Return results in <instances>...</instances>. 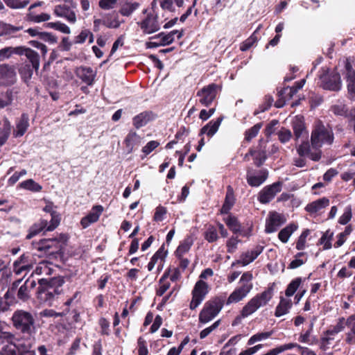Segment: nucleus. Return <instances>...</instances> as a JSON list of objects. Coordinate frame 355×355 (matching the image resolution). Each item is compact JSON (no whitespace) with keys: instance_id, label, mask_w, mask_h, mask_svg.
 I'll list each match as a JSON object with an SVG mask.
<instances>
[{"instance_id":"1","label":"nucleus","mask_w":355,"mask_h":355,"mask_svg":"<svg viewBox=\"0 0 355 355\" xmlns=\"http://www.w3.org/2000/svg\"><path fill=\"white\" fill-rule=\"evenodd\" d=\"M40 287L37 298L42 303L51 306L55 298L62 292L63 282L58 279L50 280L42 279L39 281Z\"/></svg>"},{"instance_id":"2","label":"nucleus","mask_w":355,"mask_h":355,"mask_svg":"<svg viewBox=\"0 0 355 355\" xmlns=\"http://www.w3.org/2000/svg\"><path fill=\"white\" fill-rule=\"evenodd\" d=\"M253 275L250 271L243 273L239 281V285L230 293L226 300V305L236 304L244 300L253 288Z\"/></svg>"},{"instance_id":"3","label":"nucleus","mask_w":355,"mask_h":355,"mask_svg":"<svg viewBox=\"0 0 355 355\" xmlns=\"http://www.w3.org/2000/svg\"><path fill=\"white\" fill-rule=\"evenodd\" d=\"M334 133L328 127L325 126L321 121H318L313 126L311 142V147L315 150H320L324 145H331L334 141Z\"/></svg>"},{"instance_id":"4","label":"nucleus","mask_w":355,"mask_h":355,"mask_svg":"<svg viewBox=\"0 0 355 355\" xmlns=\"http://www.w3.org/2000/svg\"><path fill=\"white\" fill-rule=\"evenodd\" d=\"M272 289L268 288L252 297L242 308L240 317L246 318L254 313L261 307L265 306L272 297Z\"/></svg>"},{"instance_id":"5","label":"nucleus","mask_w":355,"mask_h":355,"mask_svg":"<svg viewBox=\"0 0 355 355\" xmlns=\"http://www.w3.org/2000/svg\"><path fill=\"white\" fill-rule=\"evenodd\" d=\"M13 327L23 334H31L35 330V318L32 313L16 310L11 318Z\"/></svg>"},{"instance_id":"6","label":"nucleus","mask_w":355,"mask_h":355,"mask_svg":"<svg viewBox=\"0 0 355 355\" xmlns=\"http://www.w3.org/2000/svg\"><path fill=\"white\" fill-rule=\"evenodd\" d=\"M75 9L76 4L71 0H64V3L54 7L53 12L57 17L64 18L69 24H75L77 22Z\"/></svg>"},{"instance_id":"7","label":"nucleus","mask_w":355,"mask_h":355,"mask_svg":"<svg viewBox=\"0 0 355 355\" xmlns=\"http://www.w3.org/2000/svg\"><path fill=\"white\" fill-rule=\"evenodd\" d=\"M223 304L218 300L207 301L199 314V322L207 323L214 319L221 311Z\"/></svg>"},{"instance_id":"8","label":"nucleus","mask_w":355,"mask_h":355,"mask_svg":"<svg viewBox=\"0 0 355 355\" xmlns=\"http://www.w3.org/2000/svg\"><path fill=\"white\" fill-rule=\"evenodd\" d=\"M209 293V286L203 280H198L192 291V299L190 302L189 308L191 310L196 309L205 300V296Z\"/></svg>"},{"instance_id":"9","label":"nucleus","mask_w":355,"mask_h":355,"mask_svg":"<svg viewBox=\"0 0 355 355\" xmlns=\"http://www.w3.org/2000/svg\"><path fill=\"white\" fill-rule=\"evenodd\" d=\"M219 87L214 83L203 87L198 91L197 96L199 97V102L201 105L208 107L215 99Z\"/></svg>"},{"instance_id":"10","label":"nucleus","mask_w":355,"mask_h":355,"mask_svg":"<svg viewBox=\"0 0 355 355\" xmlns=\"http://www.w3.org/2000/svg\"><path fill=\"white\" fill-rule=\"evenodd\" d=\"M263 250V246L256 245L254 248L241 253L239 259L234 261L231 266L235 267L237 265L246 266L254 261L258 257V256L262 253Z\"/></svg>"},{"instance_id":"11","label":"nucleus","mask_w":355,"mask_h":355,"mask_svg":"<svg viewBox=\"0 0 355 355\" xmlns=\"http://www.w3.org/2000/svg\"><path fill=\"white\" fill-rule=\"evenodd\" d=\"M17 81V73L15 66L8 64L0 65V85L10 86Z\"/></svg>"},{"instance_id":"12","label":"nucleus","mask_w":355,"mask_h":355,"mask_svg":"<svg viewBox=\"0 0 355 355\" xmlns=\"http://www.w3.org/2000/svg\"><path fill=\"white\" fill-rule=\"evenodd\" d=\"M286 221L283 214L275 211L270 212L266 221V232L270 234L276 232Z\"/></svg>"},{"instance_id":"13","label":"nucleus","mask_w":355,"mask_h":355,"mask_svg":"<svg viewBox=\"0 0 355 355\" xmlns=\"http://www.w3.org/2000/svg\"><path fill=\"white\" fill-rule=\"evenodd\" d=\"M282 190V183L275 182L271 185L264 187L259 194V200L261 203L266 204L271 201L277 193Z\"/></svg>"},{"instance_id":"14","label":"nucleus","mask_w":355,"mask_h":355,"mask_svg":"<svg viewBox=\"0 0 355 355\" xmlns=\"http://www.w3.org/2000/svg\"><path fill=\"white\" fill-rule=\"evenodd\" d=\"M322 85L324 89L338 91L341 88L340 76L338 73L320 76Z\"/></svg>"},{"instance_id":"15","label":"nucleus","mask_w":355,"mask_h":355,"mask_svg":"<svg viewBox=\"0 0 355 355\" xmlns=\"http://www.w3.org/2000/svg\"><path fill=\"white\" fill-rule=\"evenodd\" d=\"M139 24L142 31L146 34L153 33L159 29L157 17L152 14L148 15Z\"/></svg>"},{"instance_id":"16","label":"nucleus","mask_w":355,"mask_h":355,"mask_svg":"<svg viewBox=\"0 0 355 355\" xmlns=\"http://www.w3.org/2000/svg\"><path fill=\"white\" fill-rule=\"evenodd\" d=\"M29 127V117L26 113L16 120L15 127L13 130V137L15 138L22 137L27 131Z\"/></svg>"},{"instance_id":"17","label":"nucleus","mask_w":355,"mask_h":355,"mask_svg":"<svg viewBox=\"0 0 355 355\" xmlns=\"http://www.w3.org/2000/svg\"><path fill=\"white\" fill-rule=\"evenodd\" d=\"M103 211L101 205L94 206L90 212L80 220V224L83 228H87L91 224L96 222Z\"/></svg>"},{"instance_id":"18","label":"nucleus","mask_w":355,"mask_h":355,"mask_svg":"<svg viewBox=\"0 0 355 355\" xmlns=\"http://www.w3.org/2000/svg\"><path fill=\"white\" fill-rule=\"evenodd\" d=\"M35 248L39 251L53 254L60 250V245L56 239H43L36 245Z\"/></svg>"},{"instance_id":"19","label":"nucleus","mask_w":355,"mask_h":355,"mask_svg":"<svg viewBox=\"0 0 355 355\" xmlns=\"http://www.w3.org/2000/svg\"><path fill=\"white\" fill-rule=\"evenodd\" d=\"M36 282L33 279H28L19 288L17 296L19 300L26 302L31 297V291L35 287Z\"/></svg>"},{"instance_id":"20","label":"nucleus","mask_w":355,"mask_h":355,"mask_svg":"<svg viewBox=\"0 0 355 355\" xmlns=\"http://www.w3.org/2000/svg\"><path fill=\"white\" fill-rule=\"evenodd\" d=\"M268 175L266 170H261L257 175H252L249 169L246 175L247 182L251 187H259L266 180Z\"/></svg>"},{"instance_id":"21","label":"nucleus","mask_w":355,"mask_h":355,"mask_svg":"<svg viewBox=\"0 0 355 355\" xmlns=\"http://www.w3.org/2000/svg\"><path fill=\"white\" fill-rule=\"evenodd\" d=\"M76 76L88 85L94 83L96 73L90 67H80L76 69Z\"/></svg>"},{"instance_id":"22","label":"nucleus","mask_w":355,"mask_h":355,"mask_svg":"<svg viewBox=\"0 0 355 355\" xmlns=\"http://www.w3.org/2000/svg\"><path fill=\"white\" fill-rule=\"evenodd\" d=\"M311 148H312L311 144L310 145L309 142L305 141L299 146L297 151L301 157L308 155L312 160L318 161L321 158V150H315V152L311 153Z\"/></svg>"},{"instance_id":"23","label":"nucleus","mask_w":355,"mask_h":355,"mask_svg":"<svg viewBox=\"0 0 355 355\" xmlns=\"http://www.w3.org/2000/svg\"><path fill=\"white\" fill-rule=\"evenodd\" d=\"M344 322L345 319L342 318L339 320V322L336 325L328 329L325 332L324 336L322 338V342L325 344H329L330 340H332L334 339L335 335H336L337 334H338L339 332L342 331L344 329Z\"/></svg>"},{"instance_id":"24","label":"nucleus","mask_w":355,"mask_h":355,"mask_svg":"<svg viewBox=\"0 0 355 355\" xmlns=\"http://www.w3.org/2000/svg\"><path fill=\"white\" fill-rule=\"evenodd\" d=\"M153 119V114L151 112H143L132 119L133 125L139 129L145 126L148 122Z\"/></svg>"},{"instance_id":"25","label":"nucleus","mask_w":355,"mask_h":355,"mask_svg":"<svg viewBox=\"0 0 355 355\" xmlns=\"http://www.w3.org/2000/svg\"><path fill=\"white\" fill-rule=\"evenodd\" d=\"M175 35H177L178 39H180L183 35V31H179L176 30L173 31L166 35L160 33L154 37L153 39L159 40L162 46H166L171 44L174 41Z\"/></svg>"},{"instance_id":"26","label":"nucleus","mask_w":355,"mask_h":355,"mask_svg":"<svg viewBox=\"0 0 355 355\" xmlns=\"http://www.w3.org/2000/svg\"><path fill=\"white\" fill-rule=\"evenodd\" d=\"M11 132V124L9 120L4 117L0 119V146L8 140Z\"/></svg>"},{"instance_id":"27","label":"nucleus","mask_w":355,"mask_h":355,"mask_svg":"<svg viewBox=\"0 0 355 355\" xmlns=\"http://www.w3.org/2000/svg\"><path fill=\"white\" fill-rule=\"evenodd\" d=\"M141 141V138L139 135H137L135 132H130L124 140L128 153H132L135 146H139Z\"/></svg>"},{"instance_id":"28","label":"nucleus","mask_w":355,"mask_h":355,"mask_svg":"<svg viewBox=\"0 0 355 355\" xmlns=\"http://www.w3.org/2000/svg\"><path fill=\"white\" fill-rule=\"evenodd\" d=\"M329 200L327 198H322L317 200H315L309 204H308L305 208V209L311 213H316L326 207L329 206Z\"/></svg>"},{"instance_id":"29","label":"nucleus","mask_w":355,"mask_h":355,"mask_svg":"<svg viewBox=\"0 0 355 355\" xmlns=\"http://www.w3.org/2000/svg\"><path fill=\"white\" fill-rule=\"evenodd\" d=\"M19 92L18 87H12L8 89L5 94L0 96V109L10 105L12 101L16 98L17 94Z\"/></svg>"},{"instance_id":"30","label":"nucleus","mask_w":355,"mask_h":355,"mask_svg":"<svg viewBox=\"0 0 355 355\" xmlns=\"http://www.w3.org/2000/svg\"><path fill=\"white\" fill-rule=\"evenodd\" d=\"M235 202L234 190L231 186L227 188V193L224 204L220 209L221 214H227L231 209Z\"/></svg>"},{"instance_id":"31","label":"nucleus","mask_w":355,"mask_h":355,"mask_svg":"<svg viewBox=\"0 0 355 355\" xmlns=\"http://www.w3.org/2000/svg\"><path fill=\"white\" fill-rule=\"evenodd\" d=\"M21 30H22V26H15L0 21V36L7 35L13 37Z\"/></svg>"},{"instance_id":"32","label":"nucleus","mask_w":355,"mask_h":355,"mask_svg":"<svg viewBox=\"0 0 355 355\" xmlns=\"http://www.w3.org/2000/svg\"><path fill=\"white\" fill-rule=\"evenodd\" d=\"M291 306L292 302L291 300L282 297L279 304L276 307L275 315L276 317H281L288 313Z\"/></svg>"},{"instance_id":"33","label":"nucleus","mask_w":355,"mask_h":355,"mask_svg":"<svg viewBox=\"0 0 355 355\" xmlns=\"http://www.w3.org/2000/svg\"><path fill=\"white\" fill-rule=\"evenodd\" d=\"M221 121V118H218L216 121H209L201 129V134H206L209 137H212L218 131Z\"/></svg>"},{"instance_id":"34","label":"nucleus","mask_w":355,"mask_h":355,"mask_svg":"<svg viewBox=\"0 0 355 355\" xmlns=\"http://www.w3.org/2000/svg\"><path fill=\"white\" fill-rule=\"evenodd\" d=\"M297 227L298 226L294 223L289 224L279 232V239L284 243H287L290 236L297 230Z\"/></svg>"},{"instance_id":"35","label":"nucleus","mask_w":355,"mask_h":355,"mask_svg":"<svg viewBox=\"0 0 355 355\" xmlns=\"http://www.w3.org/2000/svg\"><path fill=\"white\" fill-rule=\"evenodd\" d=\"M345 324L349 329V331L347 334L346 342L354 344L355 343V315L349 317Z\"/></svg>"},{"instance_id":"36","label":"nucleus","mask_w":355,"mask_h":355,"mask_svg":"<svg viewBox=\"0 0 355 355\" xmlns=\"http://www.w3.org/2000/svg\"><path fill=\"white\" fill-rule=\"evenodd\" d=\"M297 92V89L294 87H286L279 92L281 100L283 102H277L276 106L282 107L286 101H288Z\"/></svg>"},{"instance_id":"37","label":"nucleus","mask_w":355,"mask_h":355,"mask_svg":"<svg viewBox=\"0 0 355 355\" xmlns=\"http://www.w3.org/2000/svg\"><path fill=\"white\" fill-rule=\"evenodd\" d=\"M347 78V88L350 94L355 96V72L352 70V66L347 63L346 66Z\"/></svg>"},{"instance_id":"38","label":"nucleus","mask_w":355,"mask_h":355,"mask_svg":"<svg viewBox=\"0 0 355 355\" xmlns=\"http://www.w3.org/2000/svg\"><path fill=\"white\" fill-rule=\"evenodd\" d=\"M293 129L295 139L300 138L305 131V126L302 116H295L293 121Z\"/></svg>"},{"instance_id":"39","label":"nucleus","mask_w":355,"mask_h":355,"mask_svg":"<svg viewBox=\"0 0 355 355\" xmlns=\"http://www.w3.org/2000/svg\"><path fill=\"white\" fill-rule=\"evenodd\" d=\"M20 47L8 46L0 49V62L10 58L13 54H21Z\"/></svg>"},{"instance_id":"40","label":"nucleus","mask_w":355,"mask_h":355,"mask_svg":"<svg viewBox=\"0 0 355 355\" xmlns=\"http://www.w3.org/2000/svg\"><path fill=\"white\" fill-rule=\"evenodd\" d=\"M192 245H193L192 239L190 237L186 238L180 243V245L178 247V248L175 251L176 256L179 258L182 257L184 254H185L190 250Z\"/></svg>"},{"instance_id":"41","label":"nucleus","mask_w":355,"mask_h":355,"mask_svg":"<svg viewBox=\"0 0 355 355\" xmlns=\"http://www.w3.org/2000/svg\"><path fill=\"white\" fill-rule=\"evenodd\" d=\"M25 55L31 62L32 67L35 69V71H37L40 67V58L38 53L31 49H26Z\"/></svg>"},{"instance_id":"42","label":"nucleus","mask_w":355,"mask_h":355,"mask_svg":"<svg viewBox=\"0 0 355 355\" xmlns=\"http://www.w3.org/2000/svg\"><path fill=\"white\" fill-rule=\"evenodd\" d=\"M19 187L32 192H40L42 187L40 184L35 182L33 179H28L19 184Z\"/></svg>"},{"instance_id":"43","label":"nucleus","mask_w":355,"mask_h":355,"mask_svg":"<svg viewBox=\"0 0 355 355\" xmlns=\"http://www.w3.org/2000/svg\"><path fill=\"white\" fill-rule=\"evenodd\" d=\"M139 3L125 1L123 3V5L120 9V13L123 16H129L135 10H137L139 8Z\"/></svg>"},{"instance_id":"44","label":"nucleus","mask_w":355,"mask_h":355,"mask_svg":"<svg viewBox=\"0 0 355 355\" xmlns=\"http://www.w3.org/2000/svg\"><path fill=\"white\" fill-rule=\"evenodd\" d=\"M29 269L30 266L26 263L24 257H21L19 260L15 261L13 264V271L16 275H21L24 272H27Z\"/></svg>"},{"instance_id":"45","label":"nucleus","mask_w":355,"mask_h":355,"mask_svg":"<svg viewBox=\"0 0 355 355\" xmlns=\"http://www.w3.org/2000/svg\"><path fill=\"white\" fill-rule=\"evenodd\" d=\"M46 26L49 28L54 29L64 34L71 33L70 28L67 24L60 21L49 22L46 24Z\"/></svg>"},{"instance_id":"46","label":"nucleus","mask_w":355,"mask_h":355,"mask_svg":"<svg viewBox=\"0 0 355 355\" xmlns=\"http://www.w3.org/2000/svg\"><path fill=\"white\" fill-rule=\"evenodd\" d=\"M60 223V218L58 215H55V213L51 214V220L50 222V225H48L46 220H44L41 222V227L40 230H42L44 228H46V231H52L55 229Z\"/></svg>"},{"instance_id":"47","label":"nucleus","mask_w":355,"mask_h":355,"mask_svg":"<svg viewBox=\"0 0 355 355\" xmlns=\"http://www.w3.org/2000/svg\"><path fill=\"white\" fill-rule=\"evenodd\" d=\"M166 256V252L164 250V248L162 247L158 250V251L150 259V261L148 264V269L149 271L152 270L155 267V263L159 259L161 262Z\"/></svg>"},{"instance_id":"48","label":"nucleus","mask_w":355,"mask_h":355,"mask_svg":"<svg viewBox=\"0 0 355 355\" xmlns=\"http://www.w3.org/2000/svg\"><path fill=\"white\" fill-rule=\"evenodd\" d=\"M302 282V279L301 277H297L292 280L291 283L288 285L287 288L285 291V294L287 297H291L296 292L299 286H300Z\"/></svg>"},{"instance_id":"49","label":"nucleus","mask_w":355,"mask_h":355,"mask_svg":"<svg viewBox=\"0 0 355 355\" xmlns=\"http://www.w3.org/2000/svg\"><path fill=\"white\" fill-rule=\"evenodd\" d=\"M250 154L254 157V164L257 166H260L266 159V154L263 150H250Z\"/></svg>"},{"instance_id":"50","label":"nucleus","mask_w":355,"mask_h":355,"mask_svg":"<svg viewBox=\"0 0 355 355\" xmlns=\"http://www.w3.org/2000/svg\"><path fill=\"white\" fill-rule=\"evenodd\" d=\"M168 273H164L159 282V288L157 290V295L159 296L163 295L166 291L170 288V282L166 280Z\"/></svg>"},{"instance_id":"51","label":"nucleus","mask_w":355,"mask_h":355,"mask_svg":"<svg viewBox=\"0 0 355 355\" xmlns=\"http://www.w3.org/2000/svg\"><path fill=\"white\" fill-rule=\"evenodd\" d=\"M19 74L21 76V79L26 83H28V81L31 79L33 76V70L29 64H24L19 69Z\"/></svg>"},{"instance_id":"52","label":"nucleus","mask_w":355,"mask_h":355,"mask_svg":"<svg viewBox=\"0 0 355 355\" xmlns=\"http://www.w3.org/2000/svg\"><path fill=\"white\" fill-rule=\"evenodd\" d=\"M272 334V331L257 333L250 338L248 341V345H252L257 342L266 340L270 337Z\"/></svg>"},{"instance_id":"53","label":"nucleus","mask_w":355,"mask_h":355,"mask_svg":"<svg viewBox=\"0 0 355 355\" xmlns=\"http://www.w3.org/2000/svg\"><path fill=\"white\" fill-rule=\"evenodd\" d=\"M7 6L12 9H21L26 7L29 0H3Z\"/></svg>"},{"instance_id":"54","label":"nucleus","mask_w":355,"mask_h":355,"mask_svg":"<svg viewBox=\"0 0 355 355\" xmlns=\"http://www.w3.org/2000/svg\"><path fill=\"white\" fill-rule=\"evenodd\" d=\"M51 15L48 13H41L40 15H35L33 12L28 14V19L35 23H41L48 21L51 19Z\"/></svg>"},{"instance_id":"55","label":"nucleus","mask_w":355,"mask_h":355,"mask_svg":"<svg viewBox=\"0 0 355 355\" xmlns=\"http://www.w3.org/2000/svg\"><path fill=\"white\" fill-rule=\"evenodd\" d=\"M333 233L329 231L325 232L320 239V243L323 245L324 250H329L331 248V239Z\"/></svg>"},{"instance_id":"56","label":"nucleus","mask_w":355,"mask_h":355,"mask_svg":"<svg viewBox=\"0 0 355 355\" xmlns=\"http://www.w3.org/2000/svg\"><path fill=\"white\" fill-rule=\"evenodd\" d=\"M261 126V123H257L253 127L246 130L245 133V139L248 141H251L257 135Z\"/></svg>"},{"instance_id":"57","label":"nucleus","mask_w":355,"mask_h":355,"mask_svg":"<svg viewBox=\"0 0 355 355\" xmlns=\"http://www.w3.org/2000/svg\"><path fill=\"white\" fill-rule=\"evenodd\" d=\"M89 35L90 36L89 42L92 43L94 40L93 35L89 30L87 29L83 30L80 34L75 37L74 42L76 44H83L86 41Z\"/></svg>"},{"instance_id":"58","label":"nucleus","mask_w":355,"mask_h":355,"mask_svg":"<svg viewBox=\"0 0 355 355\" xmlns=\"http://www.w3.org/2000/svg\"><path fill=\"white\" fill-rule=\"evenodd\" d=\"M225 223L233 232L236 233L240 232L241 225L235 217L229 216L225 220Z\"/></svg>"},{"instance_id":"59","label":"nucleus","mask_w":355,"mask_h":355,"mask_svg":"<svg viewBox=\"0 0 355 355\" xmlns=\"http://www.w3.org/2000/svg\"><path fill=\"white\" fill-rule=\"evenodd\" d=\"M205 239L209 243H213L218 240L217 230L214 226H210L207 228L205 233Z\"/></svg>"},{"instance_id":"60","label":"nucleus","mask_w":355,"mask_h":355,"mask_svg":"<svg viewBox=\"0 0 355 355\" xmlns=\"http://www.w3.org/2000/svg\"><path fill=\"white\" fill-rule=\"evenodd\" d=\"M352 217V207L349 205L345 208L343 214L340 216L338 219V223L340 225H346L349 222Z\"/></svg>"},{"instance_id":"61","label":"nucleus","mask_w":355,"mask_h":355,"mask_svg":"<svg viewBox=\"0 0 355 355\" xmlns=\"http://www.w3.org/2000/svg\"><path fill=\"white\" fill-rule=\"evenodd\" d=\"M310 234L309 230H305L299 236L296 243V248L299 250H303L305 248L306 238Z\"/></svg>"},{"instance_id":"62","label":"nucleus","mask_w":355,"mask_h":355,"mask_svg":"<svg viewBox=\"0 0 355 355\" xmlns=\"http://www.w3.org/2000/svg\"><path fill=\"white\" fill-rule=\"evenodd\" d=\"M331 111L335 114L340 116L345 115L347 113L345 105L341 102H338V103L334 105L331 107Z\"/></svg>"},{"instance_id":"63","label":"nucleus","mask_w":355,"mask_h":355,"mask_svg":"<svg viewBox=\"0 0 355 355\" xmlns=\"http://www.w3.org/2000/svg\"><path fill=\"white\" fill-rule=\"evenodd\" d=\"M19 350L16 345L12 344V343L6 344L3 347L0 352L1 355H13L16 351Z\"/></svg>"},{"instance_id":"64","label":"nucleus","mask_w":355,"mask_h":355,"mask_svg":"<svg viewBox=\"0 0 355 355\" xmlns=\"http://www.w3.org/2000/svg\"><path fill=\"white\" fill-rule=\"evenodd\" d=\"M137 345L139 355H148V350L147 348L146 342L143 338H139L137 340Z\"/></svg>"}]
</instances>
